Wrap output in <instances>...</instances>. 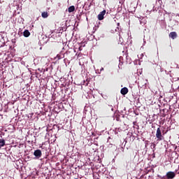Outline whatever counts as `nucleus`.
<instances>
[{"label":"nucleus","mask_w":179,"mask_h":179,"mask_svg":"<svg viewBox=\"0 0 179 179\" xmlns=\"http://www.w3.org/2000/svg\"><path fill=\"white\" fill-rule=\"evenodd\" d=\"M156 137L157 138V141H163L164 139V137L162 134L160 127H158V129L157 130Z\"/></svg>","instance_id":"f257e3e1"},{"label":"nucleus","mask_w":179,"mask_h":179,"mask_svg":"<svg viewBox=\"0 0 179 179\" xmlns=\"http://www.w3.org/2000/svg\"><path fill=\"white\" fill-rule=\"evenodd\" d=\"M176 176V173L173 171H169L166 173V178L167 179H174Z\"/></svg>","instance_id":"f03ea898"},{"label":"nucleus","mask_w":179,"mask_h":179,"mask_svg":"<svg viewBox=\"0 0 179 179\" xmlns=\"http://www.w3.org/2000/svg\"><path fill=\"white\" fill-rule=\"evenodd\" d=\"M34 155L37 158H40L43 155V152H41V150H35Z\"/></svg>","instance_id":"7ed1b4c3"},{"label":"nucleus","mask_w":179,"mask_h":179,"mask_svg":"<svg viewBox=\"0 0 179 179\" xmlns=\"http://www.w3.org/2000/svg\"><path fill=\"white\" fill-rule=\"evenodd\" d=\"M106 13V10H103V11H101L99 15H98V19L99 21H101L103 20V16L105 15V14Z\"/></svg>","instance_id":"20e7f679"},{"label":"nucleus","mask_w":179,"mask_h":179,"mask_svg":"<svg viewBox=\"0 0 179 179\" xmlns=\"http://www.w3.org/2000/svg\"><path fill=\"white\" fill-rule=\"evenodd\" d=\"M178 37V34L176 31H171L169 34V38H172L173 40H175L176 38H177Z\"/></svg>","instance_id":"39448f33"},{"label":"nucleus","mask_w":179,"mask_h":179,"mask_svg":"<svg viewBox=\"0 0 179 179\" xmlns=\"http://www.w3.org/2000/svg\"><path fill=\"white\" fill-rule=\"evenodd\" d=\"M120 92L122 95H126L129 92V90L127 87H124L122 88Z\"/></svg>","instance_id":"423d86ee"},{"label":"nucleus","mask_w":179,"mask_h":179,"mask_svg":"<svg viewBox=\"0 0 179 179\" xmlns=\"http://www.w3.org/2000/svg\"><path fill=\"white\" fill-rule=\"evenodd\" d=\"M23 36L25 37V38H28L29 36H30V31H29L28 29H25L23 32Z\"/></svg>","instance_id":"0eeeda50"},{"label":"nucleus","mask_w":179,"mask_h":179,"mask_svg":"<svg viewBox=\"0 0 179 179\" xmlns=\"http://www.w3.org/2000/svg\"><path fill=\"white\" fill-rule=\"evenodd\" d=\"M5 146V140L3 138H0V149Z\"/></svg>","instance_id":"6e6552de"},{"label":"nucleus","mask_w":179,"mask_h":179,"mask_svg":"<svg viewBox=\"0 0 179 179\" xmlns=\"http://www.w3.org/2000/svg\"><path fill=\"white\" fill-rule=\"evenodd\" d=\"M75 10V7L74 6H71L70 7H69L68 8V11L69 13H73Z\"/></svg>","instance_id":"1a4fd4ad"},{"label":"nucleus","mask_w":179,"mask_h":179,"mask_svg":"<svg viewBox=\"0 0 179 179\" xmlns=\"http://www.w3.org/2000/svg\"><path fill=\"white\" fill-rule=\"evenodd\" d=\"M48 17V13L47 12H43L42 13V17L43 18H47Z\"/></svg>","instance_id":"9d476101"},{"label":"nucleus","mask_w":179,"mask_h":179,"mask_svg":"<svg viewBox=\"0 0 179 179\" xmlns=\"http://www.w3.org/2000/svg\"><path fill=\"white\" fill-rule=\"evenodd\" d=\"M57 57L58 60H59V59H62V57H61L60 55H57Z\"/></svg>","instance_id":"9b49d317"},{"label":"nucleus","mask_w":179,"mask_h":179,"mask_svg":"<svg viewBox=\"0 0 179 179\" xmlns=\"http://www.w3.org/2000/svg\"><path fill=\"white\" fill-rule=\"evenodd\" d=\"M152 144H153V147L155 148L156 147V144H155L154 143H152Z\"/></svg>","instance_id":"f8f14e48"},{"label":"nucleus","mask_w":179,"mask_h":179,"mask_svg":"<svg viewBox=\"0 0 179 179\" xmlns=\"http://www.w3.org/2000/svg\"><path fill=\"white\" fill-rule=\"evenodd\" d=\"M117 26L120 27V22L117 23Z\"/></svg>","instance_id":"ddd939ff"},{"label":"nucleus","mask_w":179,"mask_h":179,"mask_svg":"<svg viewBox=\"0 0 179 179\" xmlns=\"http://www.w3.org/2000/svg\"><path fill=\"white\" fill-rule=\"evenodd\" d=\"M79 50H81V47L79 48Z\"/></svg>","instance_id":"4468645a"},{"label":"nucleus","mask_w":179,"mask_h":179,"mask_svg":"<svg viewBox=\"0 0 179 179\" xmlns=\"http://www.w3.org/2000/svg\"><path fill=\"white\" fill-rule=\"evenodd\" d=\"M88 85V83L86 84V86Z\"/></svg>","instance_id":"2eb2a0df"},{"label":"nucleus","mask_w":179,"mask_h":179,"mask_svg":"<svg viewBox=\"0 0 179 179\" xmlns=\"http://www.w3.org/2000/svg\"><path fill=\"white\" fill-rule=\"evenodd\" d=\"M75 179H78V178H75Z\"/></svg>","instance_id":"dca6fc26"}]
</instances>
